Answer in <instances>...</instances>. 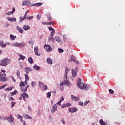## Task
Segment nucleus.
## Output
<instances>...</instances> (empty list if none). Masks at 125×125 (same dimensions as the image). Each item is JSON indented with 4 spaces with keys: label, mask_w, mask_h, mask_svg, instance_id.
Instances as JSON below:
<instances>
[{
    "label": "nucleus",
    "mask_w": 125,
    "mask_h": 125,
    "mask_svg": "<svg viewBox=\"0 0 125 125\" xmlns=\"http://www.w3.org/2000/svg\"><path fill=\"white\" fill-rule=\"evenodd\" d=\"M6 71L1 69L0 71V82H6L8 81V79L6 78Z\"/></svg>",
    "instance_id": "1"
},
{
    "label": "nucleus",
    "mask_w": 125,
    "mask_h": 125,
    "mask_svg": "<svg viewBox=\"0 0 125 125\" xmlns=\"http://www.w3.org/2000/svg\"><path fill=\"white\" fill-rule=\"evenodd\" d=\"M68 71L69 70H68V67H66L65 70V73H64V84H66L67 86H71V83H70V82L68 81V79L67 78V77L68 76Z\"/></svg>",
    "instance_id": "2"
},
{
    "label": "nucleus",
    "mask_w": 125,
    "mask_h": 125,
    "mask_svg": "<svg viewBox=\"0 0 125 125\" xmlns=\"http://www.w3.org/2000/svg\"><path fill=\"white\" fill-rule=\"evenodd\" d=\"M77 86H79L80 89H84L87 90V85L85 83H81V79L79 78L77 83Z\"/></svg>",
    "instance_id": "3"
},
{
    "label": "nucleus",
    "mask_w": 125,
    "mask_h": 125,
    "mask_svg": "<svg viewBox=\"0 0 125 125\" xmlns=\"http://www.w3.org/2000/svg\"><path fill=\"white\" fill-rule=\"evenodd\" d=\"M10 63V59L8 58H5L0 62V66H3L6 67Z\"/></svg>",
    "instance_id": "4"
},
{
    "label": "nucleus",
    "mask_w": 125,
    "mask_h": 125,
    "mask_svg": "<svg viewBox=\"0 0 125 125\" xmlns=\"http://www.w3.org/2000/svg\"><path fill=\"white\" fill-rule=\"evenodd\" d=\"M25 44V43H18V42H15L12 43L13 46H15L16 47H24Z\"/></svg>",
    "instance_id": "5"
},
{
    "label": "nucleus",
    "mask_w": 125,
    "mask_h": 125,
    "mask_svg": "<svg viewBox=\"0 0 125 125\" xmlns=\"http://www.w3.org/2000/svg\"><path fill=\"white\" fill-rule=\"evenodd\" d=\"M44 48L46 51H47V52H50V51H52V49L49 45H45L44 46Z\"/></svg>",
    "instance_id": "6"
},
{
    "label": "nucleus",
    "mask_w": 125,
    "mask_h": 125,
    "mask_svg": "<svg viewBox=\"0 0 125 125\" xmlns=\"http://www.w3.org/2000/svg\"><path fill=\"white\" fill-rule=\"evenodd\" d=\"M79 71L78 69V68H76L75 69H72V77L73 78H75V77H76L77 76V72Z\"/></svg>",
    "instance_id": "7"
},
{
    "label": "nucleus",
    "mask_w": 125,
    "mask_h": 125,
    "mask_svg": "<svg viewBox=\"0 0 125 125\" xmlns=\"http://www.w3.org/2000/svg\"><path fill=\"white\" fill-rule=\"evenodd\" d=\"M28 12H29V11H26L23 17H20V19L21 21H23V20H25V19H26L27 15H28Z\"/></svg>",
    "instance_id": "8"
},
{
    "label": "nucleus",
    "mask_w": 125,
    "mask_h": 125,
    "mask_svg": "<svg viewBox=\"0 0 125 125\" xmlns=\"http://www.w3.org/2000/svg\"><path fill=\"white\" fill-rule=\"evenodd\" d=\"M34 52L35 55H37V56H41V54H39V47L36 46L34 48Z\"/></svg>",
    "instance_id": "9"
},
{
    "label": "nucleus",
    "mask_w": 125,
    "mask_h": 125,
    "mask_svg": "<svg viewBox=\"0 0 125 125\" xmlns=\"http://www.w3.org/2000/svg\"><path fill=\"white\" fill-rule=\"evenodd\" d=\"M24 70H25V72L27 75H28V74H29V72H32V71H33V69H32V68H30L29 67H25Z\"/></svg>",
    "instance_id": "10"
},
{
    "label": "nucleus",
    "mask_w": 125,
    "mask_h": 125,
    "mask_svg": "<svg viewBox=\"0 0 125 125\" xmlns=\"http://www.w3.org/2000/svg\"><path fill=\"white\" fill-rule=\"evenodd\" d=\"M55 111H57V104H55L53 105L52 108L51 110V112L54 113Z\"/></svg>",
    "instance_id": "11"
},
{
    "label": "nucleus",
    "mask_w": 125,
    "mask_h": 125,
    "mask_svg": "<svg viewBox=\"0 0 125 125\" xmlns=\"http://www.w3.org/2000/svg\"><path fill=\"white\" fill-rule=\"evenodd\" d=\"M71 99L72 100H73L74 101H79V100H80L79 97H76L73 95H71Z\"/></svg>",
    "instance_id": "12"
},
{
    "label": "nucleus",
    "mask_w": 125,
    "mask_h": 125,
    "mask_svg": "<svg viewBox=\"0 0 125 125\" xmlns=\"http://www.w3.org/2000/svg\"><path fill=\"white\" fill-rule=\"evenodd\" d=\"M55 39L56 42H58L59 43H62V40H61V38H60V37L56 36L55 37Z\"/></svg>",
    "instance_id": "13"
},
{
    "label": "nucleus",
    "mask_w": 125,
    "mask_h": 125,
    "mask_svg": "<svg viewBox=\"0 0 125 125\" xmlns=\"http://www.w3.org/2000/svg\"><path fill=\"white\" fill-rule=\"evenodd\" d=\"M7 121L8 122H9V123H13V122L14 121L13 116L12 115H10L9 117H8Z\"/></svg>",
    "instance_id": "14"
},
{
    "label": "nucleus",
    "mask_w": 125,
    "mask_h": 125,
    "mask_svg": "<svg viewBox=\"0 0 125 125\" xmlns=\"http://www.w3.org/2000/svg\"><path fill=\"white\" fill-rule=\"evenodd\" d=\"M48 29L49 31H52L50 36H54V34H55V30H54V29L51 27H49Z\"/></svg>",
    "instance_id": "15"
},
{
    "label": "nucleus",
    "mask_w": 125,
    "mask_h": 125,
    "mask_svg": "<svg viewBox=\"0 0 125 125\" xmlns=\"http://www.w3.org/2000/svg\"><path fill=\"white\" fill-rule=\"evenodd\" d=\"M7 20H8V21H10L11 22H16V18H10L7 17L6 18Z\"/></svg>",
    "instance_id": "16"
},
{
    "label": "nucleus",
    "mask_w": 125,
    "mask_h": 125,
    "mask_svg": "<svg viewBox=\"0 0 125 125\" xmlns=\"http://www.w3.org/2000/svg\"><path fill=\"white\" fill-rule=\"evenodd\" d=\"M22 29H23L24 31H28V30H30V29H31V27L29 25H24L23 26Z\"/></svg>",
    "instance_id": "17"
},
{
    "label": "nucleus",
    "mask_w": 125,
    "mask_h": 125,
    "mask_svg": "<svg viewBox=\"0 0 125 125\" xmlns=\"http://www.w3.org/2000/svg\"><path fill=\"white\" fill-rule=\"evenodd\" d=\"M71 60L73 62H75V63L77 64V65H79L80 64V62H79V61L76 60V59L75 58V57H71Z\"/></svg>",
    "instance_id": "18"
},
{
    "label": "nucleus",
    "mask_w": 125,
    "mask_h": 125,
    "mask_svg": "<svg viewBox=\"0 0 125 125\" xmlns=\"http://www.w3.org/2000/svg\"><path fill=\"white\" fill-rule=\"evenodd\" d=\"M46 16L48 21H51V20H52V17H51L50 14H49V13H47Z\"/></svg>",
    "instance_id": "19"
},
{
    "label": "nucleus",
    "mask_w": 125,
    "mask_h": 125,
    "mask_svg": "<svg viewBox=\"0 0 125 125\" xmlns=\"http://www.w3.org/2000/svg\"><path fill=\"white\" fill-rule=\"evenodd\" d=\"M17 30H18L21 34H23L24 32V30L19 26H17Z\"/></svg>",
    "instance_id": "20"
},
{
    "label": "nucleus",
    "mask_w": 125,
    "mask_h": 125,
    "mask_svg": "<svg viewBox=\"0 0 125 125\" xmlns=\"http://www.w3.org/2000/svg\"><path fill=\"white\" fill-rule=\"evenodd\" d=\"M21 96H22V97H24V98H30L29 95L26 93L21 94Z\"/></svg>",
    "instance_id": "21"
},
{
    "label": "nucleus",
    "mask_w": 125,
    "mask_h": 125,
    "mask_svg": "<svg viewBox=\"0 0 125 125\" xmlns=\"http://www.w3.org/2000/svg\"><path fill=\"white\" fill-rule=\"evenodd\" d=\"M29 4H30V2L28 0L23 1L22 2V5H26V6H28Z\"/></svg>",
    "instance_id": "22"
},
{
    "label": "nucleus",
    "mask_w": 125,
    "mask_h": 125,
    "mask_svg": "<svg viewBox=\"0 0 125 125\" xmlns=\"http://www.w3.org/2000/svg\"><path fill=\"white\" fill-rule=\"evenodd\" d=\"M23 118H25V119H27L29 120H32V117L26 114L23 115Z\"/></svg>",
    "instance_id": "23"
},
{
    "label": "nucleus",
    "mask_w": 125,
    "mask_h": 125,
    "mask_svg": "<svg viewBox=\"0 0 125 125\" xmlns=\"http://www.w3.org/2000/svg\"><path fill=\"white\" fill-rule=\"evenodd\" d=\"M33 69L36 70V71H39V70H41V67L37 65H35L33 66Z\"/></svg>",
    "instance_id": "24"
},
{
    "label": "nucleus",
    "mask_w": 125,
    "mask_h": 125,
    "mask_svg": "<svg viewBox=\"0 0 125 125\" xmlns=\"http://www.w3.org/2000/svg\"><path fill=\"white\" fill-rule=\"evenodd\" d=\"M4 42L3 41H0V46L2 48H5V43H4Z\"/></svg>",
    "instance_id": "25"
},
{
    "label": "nucleus",
    "mask_w": 125,
    "mask_h": 125,
    "mask_svg": "<svg viewBox=\"0 0 125 125\" xmlns=\"http://www.w3.org/2000/svg\"><path fill=\"white\" fill-rule=\"evenodd\" d=\"M28 61L30 63V64H33V63H34V60H33V58H32V57H31L28 58Z\"/></svg>",
    "instance_id": "26"
},
{
    "label": "nucleus",
    "mask_w": 125,
    "mask_h": 125,
    "mask_svg": "<svg viewBox=\"0 0 125 125\" xmlns=\"http://www.w3.org/2000/svg\"><path fill=\"white\" fill-rule=\"evenodd\" d=\"M29 87L30 86H29V85H27L26 86V87H25V88L22 87L21 88V90H22V92H26V91H27V89H28V87Z\"/></svg>",
    "instance_id": "27"
},
{
    "label": "nucleus",
    "mask_w": 125,
    "mask_h": 125,
    "mask_svg": "<svg viewBox=\"0 0 125 125\" xmlns=\"http://www.w3.org/2000/svg\"><path fill=\"white\" fill-rule=\"evenodd\" d=\"M42 3L39 2L35 4H33V6H42Z\"/></svg>",
    "instance_id": "28"
},
{
    "label": "nucleus",
    "mask_w": 125,
    "mask_h": 125,
    "mask_svg": "<svg viewBox=\"0 0 125 125\" xmlns=\"http://www.w3.org/2000/svg\"><path fill=\"white\" fill-rule=\"evenodd\" d=\"M46 62L47 63L50 64V65H51V64H52V60H51V59L49 58L47 59Z\"/></svg>",
    "instance_id": "29"
},
{
    "label": "nucleus",
    "mask_w": 125,
    "mask_h": 125,
    "mask_svg": "<svg viewBox=\"0 0 125 125\" xmlns=\"http://www.w3.org/2000/svg\"><path fill=\"white\" fill-rule=\"evenodd\" d=\"M10 38L12 41H14L16 39V36H14L13 35L11 34L10 35Z\"/></svg>",
    "instance_id": "30"
},
{
    "label": "nucleus",
    "mask_w": 125,
    "mask_h": 125,
    "mask_svg": "<svg viewBox=\"0 0 125 125\" xmlns=\"http://www.w3.org/2000/svg\"><path fill=\"white\" fill-rule=\"evenodd\" d=\"M39 85L40 87L42 88V87H43V86L45 85H44V84L42 82L40 81L39 82Z\"/></svg>",
    "instance_id": "31"
},
{
    "label": "nucleus",
    "mask_w": 125,
    "mask_h": 125,
    "mask_svg": "<svg viewBox=\"0 0 125 125\" xmlns=\"http://www.w3.org/2000/svg\"><path fill=\"white\" fill-rule=\"evenodd\" d=\"M19 55L20 56V59H21V60H25V56L20 55V54H19Z\"/></svg>",
    "instance_id": "32"
},
{
    "label": "nucleus",
    "mask_w": 125,
    "mask_h": 125,
    "mask_svg": "<svg viewBox=\"0 0 125 125\" xmlns=\"http://www.w3.org/2000/svg\"><path fill=\"white\" fill-rule=\"evenodd\" d=\"M17 93V90H15L14 92H12L10 93L11 96H13V95H16Z\"/></svg>",
    "instance_id": "33"
},
{
    "label": "nucleus",
    "mask_w": 125,
    "mask_h": 125,
    "mask_svg": "<svg viewBox=\"0 0 125 125\" xmlns=\"http://www.w3.org/2000/svg\"><path fill=\"white\" fill-rule=\"evenodd\" d=\"M18 119H20L21 120V123H23L24 121V120H23V117H22V116L20 115V114H19Z\"/></svg>",
    "instance_id": "34"
},
{
    "label": "nucleus",
    "mask_w": 125,
    "mask_h": 125,
    "mask_svg": "<svg viewBox=\"0 0 125 125\" xmlns=\"http://www.w3.org/2000/svg\"><path fill=\"white\" fill-rule=\"evenodd\" d=\"M20 86L22 87V86H26V85H25V84H24V82L21 81L20 83Z\"/></svg>",
    "instance_id": "35"
},
{
    "label": "nucleus",
    "mask_w": 125,
    "mask_h": 125,
    "mask_svg": "<svg viewBox=\"0 0 125 125\" xmlns=\"http://www.w3.org/2000/svg\"><path fill=\"white\" fill-rule=\"evenodd\" d=\"M24 76L25 77V81H28L30 80V78L29 77V76H28V74H25Z\"/></svg>",
    "instance_id": "36"
},
{
    "label": "nucleus",
    "mask_w": 125,
    "mask_h": 125,
    "mask_svg": "<svg viewBox=\"0 0 125 125\" xmlns=\"http://www.w3.org/2000/svg\"><path fill=\"white\" fill-rule=\"evenodd\" d=\"M34 19V16H31V17H27L26 19L27 20H32V19Z\"/></svg>",
    "instance_id": "37"
},
{
    "label": "nucleus",
    "mask_w": 125,
    "mask_h": 125,
    "mask_svg": "<svg viewBox=\"0 0 125 125\" xmlns=\"http://www.w3.org/2000/svg\"><path fill=\"white\" fill-rule=\"evenodd\" d=\"M58 51L60 53H62L64 52V50H63L62 49H61L60 48H59Z\"/></svg>",
    "instance_id": "38"
},
{
    "label": "nucleus",
    "mask_w": 125,
    "mask_h": 125,
    "mask_svg": "<svg viewBox=\"0 0 125 125\" xmlns=\"http://www.w3.org/2000/svg\"><path fill=\"white\" fill-rule=\"evenodd\" d=\"M37 83H36V82H32V83H31V85H32V87H35V86H36V84Z\"/></svg>",
    "instance_id": "39"
},
{
    "label": "nucleus",
    "mask_w": 125,
    "mask_h": 125,
    "mask_svg": "<svg viewBox=\"0 0 125 125\" xmlns=\"http://www.w3.org/2000/svg\"><path fill=\"white\" fill-rule=\"evenodd\" d=\"M69 111L70 112V113H74V107H71L69 108Z\"/></svg>",
    "instance_id": "40"
},
{
    "label": "nucleus",
    "mask_w": 125,
    "mask_h": 125,
    "mask_svg": "<svg viewBox=\"0 0 125 125\" xmlns=\"http://www.w3.org/2000/svg\"><path fill=\"white\" fill-rule=\"evenodd\" d=\"M53 39V36H51V37L48 38V42H52Z\"/></svg>",
    "instance_id": "41"
},
{
    "label": "nucleus",
    "mask_w": 125,
    "mask_h": 125,
    "mask_svg": "<svg viewBox=\"0 0 125 125\" xmlns=\"http://www.w3.org/2000/svg\"><path fill=\"white\" fill-rule=\"evenodd\" d=\"M48 25H55V23L53 21H50L48 22Z\"/></svg>",
    "instance_id": "42"
},
{
    "label": "nucleus",
    "mask_w": 125,
    "mask_h": 125,
    "mask_svg": "<svg viewBox=\"0 0 125 125\" xmlns=\"http://www.w3.org/2000/svg\"><path fill=\"white\" fill-rule=\"evenodd\" d=\"M17 76H18L19 78H20V71H19V70L17 71Z\"/></svg>",
    "instance_id": "43"
},
{
    "label": "nucleus",
    "mask_w": 125,
    "mask_h": 125,
    "mask_svg": "<svg viewBox=\"0 0 125 125\" xmlns=\"http://www.w3.org/2000/svg\"><path fill=\"white\" fill-rule=\"evenodd\" d=\"M109 91L110 94H114V90H112V89H109Z\"/></svg>",
    "instance_id": "44"
},
{
    "label": "nucleus",
    "mask_w": 125,
    "mask_h": 125,
    "mask_svg": "<svg viewBox=\"0 0 125 125\" xmlns=\"http://www.w3.org/2000/svg\"><path fill=\"white\" fill-rule=\"evenodd\" d=\"M50 96H51V94L50 93V92H48L47 94V98H50Z\"/></svg>",
    "instance_id": "45"
},
{
    "label": "nucleus",
    "mask_w": 125,
    "mask_h": 125,
    "mask_svg": "<svg viewBox=\"0 0 125 125\" xmlns=\"http://www.w3.org/2000/svg\"><path fill=\"white\" fill-rule=\"evenodd\" d=\"M11 104H12V105H11V108H13V107H14V105H15L16 103L14 102H11Z\"/></svg>",
    "instance_id": "46"
},
{
    "label": "nucleus",
    "mask_w": 125,
    "mask_h": 125,
    "mask_svg": "<svg viewBox=\"0 0 125 125\" xmlns=\"http://www.w3.org/2000/svg\"><path fill=\"white\" fill-rule=\"evenodd\" d=\"M5 47H6V45H10V44H11V43L9 42H6V43H5Z\"/></svg>",
    "instance_id": "47"
},
{
    "label": "nucleus",
    "mask_w": 125,
    "mask_h": 125,
    "mask_svg": "<svg viewBox=\"0 0 125 125\" xmlns=\"http://www.w3.org/2000/svg\"><path fill=\"white\" fill-rule=\"evenodd\" d=\"M89 103V101H86L84 103V105H87Z\"/></svg>",
    "instance_id": "48"
},
{
    "label": "nucleus",
    "mask_w": 125,
    "mask_h": 125,
    "mask_svg": "<svg viewBox=\"0 0 125 125\" xmlns=\"http://www.w3.org/2000/svg\"><path fill=\"white\" fill-rule=\"evenodd\" d=\"M41 15L38 14L37 16V18L38 19V20H40V19H41Z\"/></svg>",
    "instance_id": "49"
},
{
    "label": "nucleus",
    "mask_w": 125,
    "mask_h": 125,
    "mask_svg": "<svg viewBox=\"0 0 125 125\" xmlns=\"http://www.w3.org/2000/svg\"><path fill=\"white\" fill-rule=\"evenodd\" d=\"M12 14H13V13L12 11L6 13L7 15H11Z\"/></svg>",
    "instance_id": "50"
},
{
    "label": "nucleus",
    "mask_w": 125,
    "mask_h": 125,
    "mask_svg": "<svg viewBox=\"0 0 125 125\" xmlns=\"http://www.w3.org/2000/svg\"><path fill=\"white\" fill-rule=\"evenodd\" d=\"M79 105H80V106H83V103L80 101L79 102Z\"/></svg>",
    "instance_id": "51"
},
{
    "label": "nucleus",
    "mask_w": 125,
    "mask_h": 125,
    "mask_svg": "<svg viewBox=\"0 0 125 125\" xmlns=\"http://www.w3.org/2000/svg\"><path fill=\"white\" fill-rule=\"evenodd\" d=\"M66 107H70V106L71 105V104L70 103H67V104H65Z\"/></svg>",
    "instance_id": "52"
},
{
    "label": "nucleus",
    "mask_w": 125,
    "mask_h": 125,
    "mask_svg": "<svg viewBox=\"0 0 125 125\" xmlns=\"http://www.w3.org/2000/svg\"><path fill=\"white\" fill-rule=\"evenodd\" d=\"M60 101L61 102H62V101H64V97H63V96H62L60 100Z\"/></svg>",
    "instance_id": "53"
},
{
    "label": "nucleus",
    "mask_w": 125,
    "mask_h": 125,
    "mask_svg": "<svg viewBox=\"0 0 125 125\" xmlns=\"http://www.w3.org/2000/svg\"><path fill=\"white\" fill-rule=\"evenodd\" d=\"M7 84H5L4 85L1 86L0 87V88H4L5 86H7Z\"/></svg>",
    "instance_id": "54"
},
{
    "label": "nucleus",
    "mask_w": 125,
    "mask_h": 125,
    "mask_svg": "<svg viewBox=\"0 0 125 125\" xmlns=\"http://www.w3.org/2000/svg\"><path fill=\"white\" fill-rule=\"evenodd\" d=\"M8 117H5L4 116L3 117L2 120L3 121H6L8 119Z\"/></svg>",
    "instance_id": "55"
},
{
    "label": "nucleus",
    "mask_w": 125,
    "mask_h": 125,
    "mask_svg": "<svg viewBox=\"0 0 125 125\" xmlns=\"http://www.w3.org/2000/svg\"><path fill=\"white\" fill-rule=\"evenodd\" d=\"M44 87V90H47V86L46 85H44V86L43 87Z\"/></svg>",
    "instance_id": "56"
},
{
    "label": "nucleus",
    "mask_w": 125,
    "mask_h": 125,
    "mask_svg": "<svg viewBox=\"0 0 125 125\" xmlns=\"http://www.w3.org/2000/svg\"><path fill=\"white\" fill-rule=\"evenodd\" d=\"M56 105H59V106H61V102L59 101L56 104Z\"/></svg>",
    "instance_id": "57"
},
{
    "label": "nucleus",
    "mask_w": 125,
    "mask_h": 125,
    "mask_svg": "<svg viewBox=\"0 0 125 125\" xmlns=\"http://www.w3.org/2000/svg\"><path fill=\"white\" fill-rule=\"evenodd\" d=\"M43 25H48V22H42Z\"/></svg>",
    "instance_id": "58"
},
{
    "label": "nucleus",
    "mask_w": 125,
    "mask_h": 125,
    "mask_svg": "<svg viewBox=\"0 0 125 125\" xmlns=\"http://www.w3.org/2000/svg\"><path fill=\"white\" fill-rule=\"evenodd\" d=\"M73 111H74V113H75V112H78V108H73Z\"/></svg>",
    "instance_id": "59"
},
{
    "label": "nucleus",
    "mask_w": 125,
    "mask_h": 125,
    "mask_svg": "<svg viewBox=\"0 0 125 125\" xmlns=\"http://www.w3.org/2000/svg\"><path fill=\"white\" fill-rule=\"evenodd\" d=\"M61 122H62V124L63 125H65V124H66V123H65V122L64 121V119H63V118L62 119Z\"/></svg>",
    "instance_id": "60"
},
{
    "label": "nucleus",
    "mask_w": 125,
    "mask_h": 125,
    "mask_svg": "<svg viewBox=\"0 0 125 125\" xmlns=\"http://www.w3.org/2000/svg\"><path fill=\"white\" fill-rule=\"evenodd\" d=\"M61 107L62 108H65V107H67V106L66 105V104L62 105Z\"/></svg>",
    "instance_id": "61"
},
{
    "label": "nucleus",
    "mask_w": 125,
    "mask_h": 125,
    "mask_svg": "<svg viewBox=\"0 0 125 125\" xmlns=\"http://www.w3.org/2000/svg\"><path fill=\"white\" fill-rule=\"evenodd\" d=\"M12 87H8L6 88L7 90H9V91H10V90H12Z\"/></svg>",
    "instance_id": "62"
},
{
    "label": "nucleus",
    "mask_w": 125,
    "mask_h": 125,
    "mask_svg": "<svg viewBox=\"0 0 125 125\" xmlns=\"http://www.w3.org/2000/svg\"><path fill=\"white\" fill-rule=\"evenodd\" d=\"M12 81H13L14 83H15L16 82L15 79H14V77H13V76H12Z\"/></svg>",
    "instance_id": "63"
},
{
    "label": "nucleus",
    "mask_w": 125,
    "mask_h": 125,
    "mask_svg": "<svg viewBox=\"0 0 125 125\" xmlns=\"http://www.w3.org/2000/svg\"><path fill=\"white\" fill-rule=\"evenodd\" d=\"M12 12L13 13H14V12H15V8H14V7L13 8V10H12Z\"/></svg>",
    "instance_id": "64"
}]
</instances>
